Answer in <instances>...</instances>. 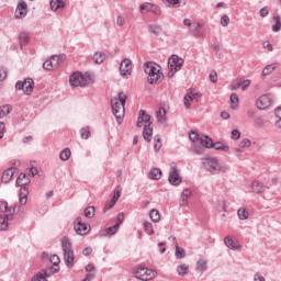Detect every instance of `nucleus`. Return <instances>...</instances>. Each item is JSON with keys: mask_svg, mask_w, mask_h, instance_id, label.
Here are the masks:
<instances>
[{"mask_svg": "<svg viewBox=\"0 0 281 281\" xmlns=\"http://www.w3.org/2000/svg\"><path fill=\"white\" fill-rule=\"evenodd\" d=\"M126 98L124 92H120L117 98L111 100L112 113L115 116L117 124L124 122Z\"/></svg>", "mask_w": 281, "mask_h": 281, "instance_id": "f257e3e1", "label": "nucleus"}, {"mask_svg": "<svg viewBox=\"0 0 281 281\" xmlns=\"http://www.w3.org/2000/svg\"><path fill=\"white\" fill-rule=\"evenodd\" d=\"M144 71L147 74V82L149 85H157L164 80V72L161 71V66L153 61H147L144 64Z\"/></svg>", "mask_w": 281, "mask_h": 281, "instance_id": "f03ea898", "label": "nucleus"}, {"mask_svg": "<svg viewBox=\"0 0 281 281\" xmlns=\"http://www.w3.org/2000/svg\"><path fill=\"white\" fill-rule=\"evenodd\" d=\"M61 249L64 251L65 265L66 267H68V269H71V267H74V260L76 259V257L74 256V248L71 246L69 237L61 238Z\"/></svg>", "mask_w": 281, "mask_h": 281, "instance_id": "7ed1b4c3", "label": "nucleus"}, {"mask_svg": "<svg viewBox=\"0 0 281 281\" xmlns=\"http://www.w3.org/2000/svg\"><path fill=\"white\" fill-rule=\"evenodd\" d=\"M133 273L134 278L142 281H148L157 278V271L150 270L144 266H138Z\"/></svg>", "mask_w": 281, "mask_h": 281, "instance_id": "20e7f679", "label": "nucleus"}, {"mask_svg": "<svg viewBox=\"0 0 281 281\" xmlns=\"http://www.w3.org/2000/svg\"><path fill=\"white\" fill-rule=\"evenodd\" d=\"M69 82L71 87H87V77L82 72H72Z\"/></svg>", "mask_w": 281, "mask_h": 281, "instance_id": "39448f33", "label": "nucleus"}, {"mask_svg": "<svg viewBox=\"0 0 281 281\" xmlns=\"http://www.w3.org/2000/svg\"><path fill=\"white\" fill-rule=\"evenodd\" d=\"M168 181L171 186H180L181 181H183L179 173V169H177V166L175 165L170 166Z\"/></svg>", "mask_w": 281, "mask_h": 281, "instance_id": "423d86ee", "label": "nucleus"}, {"mask_svg": "<svg viewBox=\"0 0 281 281\" xmlns=\"http://www.w3.org/2000/svg\"><path fill=\"white\" fill-rule=\"evenodd\" d=\"M203 166L211 175H216L221 170V165L216 158H206Z\"/></svg>", "mask_w": 281, "mask_h": 281, "instance_id": "0eeeda50", "label": "nucleus"}, {"mask_svg": "<svg viewBox=\"0 0 281 281\" xmlns=\"http://www.w3.org/2000/svg\"><path fill=\"white\" fill-rule=\"evenodd\" d=\"M144 124H145V126H151L153 121H150V115L146 114V110H140L138 113L136 126H137V128H142V126H144Z\"/></svg>", "mask_w": 281, "mask_h": 281, "instance_id": "6e6552de", "label": "nucleus"}, {"mask_svg": "<svg viewBox=\"0 0 281 281\" xmlns=\"http://www.w3.org/2000/svg\"><path fill=\"white\" fill-rule=\"evenodd\" d=\"M272 102H273V99L271 98V94H263L259 97V99L256 102L257 109H260V111H263L265 109H269Z\"/></svg>", "mask_w": 281, "mask_h": 281, "instance_id": "1a4fd4ad", "label": "nucleus"}, {"mask_svg": "<svg viewBox=\"0 0 281 281\" xmlns=\"http://www.w3.org/2000/svg\"><path fill=\"white\" fill-rule=\"evenodd\" d=\"M183 63H184L183 58L177 55H172L168 61L169 69H173L175 71H181V67H183Z\"/></svg>", "mask_w": 281, "mask_h": 281, "instance_id": "9d476101", "label": "nucleus"}, {"mask_svg": "<svg viewBox=\"0 0 281 281\" xmlns=\"http://www.w3.org/2000/svg\"><path fill=\"white\" fill-rule=\"evenodd\" d=\"M75 232L79 236H87L89 234V226L86 223H82V217H77L75 223Z\"/></svg>", "mask_w": 281, "mask_h": 281, "instance_id": "9b49d317", "label": "nucleus"}, {"mask_svg": "<svg viewBox=\"0 0 281 281\" xmlns=\"http://www.w3.org/2000/svg\"><path fill=\"white\" fill-rule=\"evenodd\" d=\"M133 70V61L131 59L125 58L120 64L121 76H131V71Z\"/></svg>", "mask_w": 281, "mask_h": 281, "instance_id": "f8f14e48", "label": "nucleus"}, {"mask_svg": "<svg viewBox=\"0 0 281 281\" xmlns=\"http://www.w3.org/2000/svg\"><path fill=\"white\" fill-rule=\"evenodd\" d=\"M196 98H201V92H198L195 90H190L188 94L184 95V106L186 109H190V103L193 100H196Z\"/></svg>", "mask_w": 281, "mask_h": 281, "instance_id": "ddd939ff", "label": "nucleus"}, {"mask_svg": "<svg viewBox=\"0 0 281 281\" xmlns=\"http://www.w3.org/2000/svg\"><path fill=\"white\" fill-rule=\"evenodd\" d=\"M14 172H16L15 167H10L5 169L1 177L2 183H10V181H12V177H14Z\"/></svg>", "mask_w": 281, "mask_h": 281, "instance_id": "4468645a", "label": "nucleus"}, {"mask_svg": "<svg viewBox=\"0 0 281 281\" xmlns=\"http://www.w3.org/2000/svg\"><path fill=\"white\" fill-rule=\"evenodd\" d=\"M22 91H24L25 95H30L34 91V80L32 78L24 80V89Z\"/></svg>", "mask_w": 281, "mask_h": 281, "instance_id": "2eb2a0df", "label": "nucleus"}, {"mask_svg": "<svg viewBox=\"0 0 281 281\" xmlns=\"http://www.w3.org/2000/svg\"><path fill=\"white\" fill-rule=\"evenodd\" d=\"M143 137L148 144L153 142V127L150 125H144Z\"/></svg>", "mask_w": 281, "mask_h": 281, "instance_id": "dca6fc26", "label": "nucleus"}, {"mask_svg": "<svg viewBox=\"0 0 281 281\" xmlns=\"http://www.w3.org/2000/svg\"><path fill=\"white\" fill-rule=\"evenodd\" d=\"M67 5L63 0H50V10L53 12H58V10H63Z\"/></svg>", "mask_w": 281, "mask_h": 281, "instance_id": "f3484780", "label": "nucleus"}, {"mask_svg": "<svg viewBox=\"0 0 281 281\" xmlns=\"http://www.w3.org/2000/svg\"><path fill=\"white\" fill-rule=\"evenodd\" d=\"M58 271H60V268L50 266V267L42 270V276H45V278L48 279V278H50V276H54V273H58Z\"/></svg>", "mask_w": 281, "mask_h": 281, "instance_id": "a211bd4d", "label": "nucleus"}, {"mask_svg": "<svg viewBox=\"0 0 281 281\" xmlns=\"http://www.w3.org/2000/svg\"><path fill=\"white\" fill-rule=\"evenodd\" d=\"M92 60L95 63V65H102V63L106 60V54H104L103 52H95Z\"/></svg>", "mask_w": 281, "mask_h": 281, "instance_id": "6ab92c4d", "label": "nucleus"}, {"mask_svg": "<svg viewBox=\"0 0 281 281\" xmlns=\"http://www.w3.org/2000/svg\"><path fill=\"white\" fill-rule=\"evenodd\" d=\"M272 19L276 22L271 27L272 32H280V30H281V18H280V14L277 13V11L273 13Z\"/></svg>", "mask_w": 281, "mask_h": 281, "instance_id": "aec40b11", "label": "nucleus"}, {"mask_svg": "<svg viewBox=\"0 0 281 281\" xmlns=\"http://www.w3.org/2000/svg\"><path fill=\"white\" fill-rule=\"evenodd\" d=\"M149 34H153L154 36H159L161 32H164V29H161V25L158 24H151L148 26Z\"/></svg>", "mask_w": 281, "mask_h": 281, "instance_id": "412c9836", "label": "nucleus"}, {"mask_svg": "<svg viewBox=\"0 0 281 281\" xmlns=\"http://www.w3.org/2000/svg\"><path fill=\"white\" fill-rule=\"evenodd\" d=\"M30 183V178L25 173H20L16 179V186L20 188H23L24 186H27Z\"/></svg>", "mask_w": 281, "mask_h": 281, "instance_id": "4be33fe9", "label": "nucleus"}, {"mask_svg": "<svg viewBox=\"0 0 281 281\" xmlns=\"http://www.w3.org/2000/svg\"><path fill=\"white\" fill-rule=\"evenodd\" d=\"M20 47L23 49V45H27L30 43V33L22 32L19 36Z\"/></svg>", "mask_w": 281, "mask_h": 281, "instance_id": "5701e85b", "label": "nucleus"}, {"mask_svg": "<svg viewBox=\"0 0 281 281\" xmlns=\"http://www.w3.org/2000/svg\"><path fill=\"white\" fill-rule=\"evenodd\" d=\"M200 144L204 148H212L214 142L212 140V138H210V136L205 135V136L200 138Z\"/></svg>", "mask_w": 281, "mask_h": 281, "instance_id": "b1692460", "label": "nucleus"}, {"mask_svg": "<svg viewBox=\"0 0 281 281\" xmlns=\"http://www.w3.org/2000/svg\"><path fill=\"white\" fill-rule=\"evenodd\" d=\"M224 243L228 249H233L234 251H236V249H240V246H237L236 241H234L229 236L225 237Z\"/></svg>", "mask_w": 281, "mask_h": 281, "instance_id": "393cba45", "label": "nucleus"}, {"mask_svg": "<svg viewBox=\"0 0 281 281\" xmlns=\"http://www.w3.org/2000/svg\"><path fill=\"white\" fill-rule=\"evenodd\" d=\"M252 191L256 192V194H262V192H265V186L260 181H254Z\"/></svg>", "mask_w": 281, "mask_h": 281, "instance_id": "a878e982", "label": "nucleus"}, {"mask_svg": "<svg viewBox=\"0 0 281 281\" xmlns=\"http://www.w3.org/2000/svg\"><path fill=\"white\" fill-rule=\"evenodd\" d=\"M189 271H190V267L186 263H182V265L177 267L178 276H181V277L188 276Z\"/></svg>", "mask_w": 281, "mask_h": 281, "instance_id": "bb28decb", "label": "nucleus"}, {"mask_svg": "<svg viewBox=\"0 0 281 281\" xmlns=\"http://www.w3.org/2000/svg\"><path fill=\"white\" fill-rule=\"evenodd\" d=\"M149 175H150V179H153L154 181H159V179H161L162 172H161V169L154 168L150 170Z\"/></svg>", "mask_w": 281, "mask_h": 281, "instance_id": "cd10ccee", "label": "nucleus"}, {"mask_svg": "<svg viewBox=\"0 0 281 281\" xmlns=\"http://www.w3.org/2000/svg\"><path fill=\"white\" fill-rule=\"evenodd\" d=\"M12 113V105L4 104L0 106V117H5L7 115H10Z\"/></svg>", "mask_w": 281, "mask_h": 281, "instance_id": "c85d7f7f", "label": "nucleus"}, {"mask_svg": "<svg viewBox=\"0 0 281 281\" xmlns=\"http://www.w3.org/2000/svg\"><path fill=\"white\" fill-rule=\"evenodd\" d=\"M277 67H278V64L267 65L262 70V76H271V74L276 71Z\"/></svg>", "mask_w": 281, "mask_h": 281, "instance_id": "c756f323", "label": "nucleus"}, {"mask_svg": "<svg viewBox=\"0 0 281 281\" xmlns=\"http://www.w3.org/2000/svg\"><path fill=\"white\" fill-rule=\"evenodd\" d=\"M120 229V226H117L116 224H114L113 226L108 227L102 236H114V234H117V231Z\"/></svg>", "mask_w": 281, "mask_h": 281, "instance_id": "7c9ffc66", "label": "nucleus"}, {"mask_svg": "<svg viewBox=\"0 0 281 281\" xmlns=\"http://www.w3.org/2000/svg\"><path fill=\"white\" fill-rule=\"evenodd\" d=\"M175 256L177 260H183V258H186V249H183L182 247H179V244H176Z\"/></svg>", "mask_w": 281, "mask_h": 281, "instance_id": "2f4dec72", "label": "nucleus"}, {"mask_svg": "<svg viewBox=\"0 0 281 281\" xmlns=\"http://www.w3.org/2000/svg\"><path fill=\"white\" fill-rule=\"evenodd\" d=\"M149 218H151L154 223H159V221H161V214H159V211L157 209H153L149 212Z\"/></svg>", "mask_w": 281, "mask_h": 281, "instance_id": "473e14b6", "label": "nucleus"}, {"mask_svg": "<svg viewBox=\"0 0 281 281\" xmlns=\"http://www.w3.org/2000/svg\"><path fill=\"white\" fill-rule=\"evenodd\" d=\"M63 60H65V56L63 55H54L50 57V63H53V66L55 67V69H57L58 65H60Z\"/></svg>", "mask_w": 281, "mask_h": 281, "instance_id": "72a5a7b5", "label": "nucleus"}, {"mask_svg": "<svg viewBox=\"0 0 281 281\" xmlns=\"http://www.w3.org/2000/svg\"><path fill=\"white\" fill-rule=\"evenodd\" d=\"M237 216L239 221H247V218H249V212H247V209L240 207L237 211Z\"/></svg>", "mask_w": 281, "mask_h": 281, "instance_id": "f704fd0d", "label": "nucleus"}, {"mask_svg": "<svg viewBox=\"0 0 281 281\" xmlns=\"http://www.w3.org/2000/svg\"><path fill=\"white\" fill-rule=\"evenodd\" d=\"M27 203V189L23 187L20 190V205H25Z\"/></svg>", "mask_w": 281, "mask_h": 281, "instance_id": "c9c22d12", "label": "nucleus"}, {"mask_svg": "<svg viewBox=\"0 0 281 281\" xmlns=\"http://www.w3.org/2000/svg\"><path fill=\"white\" fill-rule=\"evenodd\" d=\"M8 227H10V223H8L5 215H0V232H8Z\"/></svg>", "mask_w": 281, "mask_h": 281, "instance_id": "e433bc0d", "label": "nucleus"}, {"mask_svg": "<svg viewBox=\"0 0 281 281\" xmlns=\"http://www.w3.org/2000/svg\"><path fill=\"white\" fill-rule=\"evenodd\" d=\"M70 157H71V149L69 148L61 150L59 154V159H61V161H69Z\"/></svg>", "mask_w": 281, "mask_h": 281, "instance_id": "4c0bfd02", "label": "nucleus"}, {"mask_svg": "<svg viewBox=\"0 0 281 281\" xmlns=\"http://www.w3.org/2000/svg\"><path fill=\"white\" fill-rule=\"evenodd\" d=\"M157 120L159 124H166V109H159V111L157 112Z\"/></svg>", "mask_w": 281, "mask_h": 281, "instance_id": "58836bf2", "label": "nucleus"}, {"mask_svg": "<svg viewBox=\"0 0 281 281\" xmlns=\"http://www.w3.org/2000/svg\"><path fill=\"white\" fill-rule=\"evenodd\" d=\"M214 150H223L224 153H227L229 150V146L223 145L221 142L213 143L212 147Z\"/></svg>", "mask_w": 281, "mask_h": 281, "instance_id": "ea45409f", "label": "nucleus"}, {"mask_svg": "<svg viewBox=\"0 0 281 281\" xmlns=\"http://www.w3.org/2000/svg\"><path fill=\"white\" fill-rule=\"evenodd\" d=\"M144 229L148 236H153L155 234V228H153V223L144 222Z\"/></svg>", "mask_w": 281, "mask_h": 281, "instance_id": "a19ab883", "label": "nucleus"}, {"mask_svg": "<svg viewBox=\"0 0 281 281\" xmlns=\"http://www.w3.org/2000/svg\"><path fill=\"white\" fill-rule=\"evenodd\" d=\"M85 216H86V218H93V216H95V207L94 206L86 207Z\"/></svg>", "mask_w": 281, "mask_h": 281, "instance_id": "79ce46f5", "label": "nucleus"}, {"mask_svg": "<svg viewBox=\"0 0 281 281\" xmlns=\"http://www.w3.org/2000/svg\"><path fill=\"white\" fill-rule=\"evenodd\" d=\"M196 269H198V271H206L207 270V261L200 259L196 262Z\"/></svg>", "mask_w": 281, "mask_h": 281, "instance_id": "37998d69", "label": "nucleus"}, {"mask_svg": "<svg viewBox=\"0 0 281 281\" xmlns=\"http://www.w3.org/2000/svg\"><path fill=\"white\" fill-rule=\"evenodd\" d=\"M189 139L190 142H192L193 144H196V142H201V138L199 137V133H196L195 131H191L189 133Z\"/></svg>", "mask_w": 281, "mask_h": 281, "instance_id": "c03bdc74", "label": "nucleus"}, {"mask_svg": "<svg viewBox=\"0 0 281 281\" xmlns=\"http://www.w3.org/2000/svg\"><path fill=\"white\" fill-rule=\"evenodd\" d=\"M43 69H45L46 71H52V69H56V67L50 59H47L43 63Z\"/></svg>", "mask_w": 281, "mask_h": 281, "instance_id": "a18cd8bd", "label": "nucleus"}, {"mask_svg": "<svg viewBox=\"0 0 281 281\" xmlns=\"http://www.w3.org/2000/svg\"><path fill=\"white\" fill-rule=\"evenodd\" d=\"M49 261L52 262L53 267L59 268L58 266L60 265V257H58V255H52Z\"/></svg>", "mask_w": 281, "mask_h": 281, "instance_id": "49530a36", "label": "nucleus"}, {"mask_svg": "<svg viewBox=\"0 0 281 281\" xmlns=\"http://www.w3.org/2000/svg\"><path fill=\"white\" fill-rule=\"evenodd\" d=\"M153 3L146 2L140 4L139 10L142 13H144V11L146 10L147 12H153Z\"/></svg>", "mask_w": 281, "mask_h": 281, "instance_id": "de8ad7c7", "label": "nucleus"}, {"mask_svg": "<svg viewBox=\"0 0 281 281\" xmlns=\"http://www.w3.org/2000/svg\"><path fill=\"white\" fill-rule=\"evenodd\" d=\"M231 104L232 109H236V106H238V94L235 92L231 94Z\"/></svg>", "mask_w": 281, "mask_h": 281, "instance_id": "09e8293b", "label": "nucleus"}, {"mask_svg": "<svg viewBox=\"0 0 281 281\" xmlns=\"http://www.w3.org/2000/svg\"><path fill=\"white\" fill-rule=\"evenodd\" d=\"M81 139H87L88 137H91V131H89V127H82L80 130Z\"/></svg>", "mask_w": 281, "mask_h": 281, "instance_id": "8fccbe9b", "label": "nucleus"}, {"mask_svg": "<svg viewBox=\"0 0 281 281\" xmlns=\"http://www.w3.org/2000/svg\"><path fill=\"white\" fill-rule=\"evenodd\" d=\"M271 8L269 7H263L259 10V16H261V19H265L267 16H269V12H270Z\"/></svg>", "mask_w": 281, "mask_h": 281, "instance_id": "3c124183", "label": "nucleus"}, {"mask_svg": "<svg viewBox=\"0 0 281 281\" xmlns=\"http://www.w3.org/2000/svg\"><path fill=\"white\" fill-rule=\"evenodd\" d=\"M168 3L169 8H180L181 0H165Z\"/></svg>", "mask_w": 281, "mask_h": 281, "instance_id": "603ef678", "label": "nucleus"}, {"mask_svg": "<svg viewBox=\"0 0 281 281\" xmlns=\"http://www.w3.org/2000/svg\"><path fill=\"white\" fill-rule=\"evenodd\" d=\"M25 16H27V11L19 10V8H16V10H15V19H25Z\"/></svg>", "mask_w": 281, "mask_h": 281, "instance_id": "864d4df0", "label": "nucleus"}, {"mask_svg": "<svg viewBox=\"0 0 281 281\" xmlns=\"http://www.w3.org/2000/svg\"><path fill=\"white\" fill-rule=\"evenodd\" d=\"M193 148L196 155H203L205 153V147L203 145L193 144Z\"/></svg>", "mask_w": 281, "mask_h": 281, "instance_id": "5fc2aeb1", "label": "nucleus"}, {"mask_svg": "<svg viewBox=\"0 0 281 281\" xmlns=\"http://www.w3.org/2000/svg\"><path fill=\"white\" fill-rule=\"evenodd\" d=\"M115 203L114 200H110L109 202H106L103 212H109V210H113V207H115Z\"/></svg>", "mask_w": 281, "mask_h": 281, "instance_id": "6e6d98bb", "label": "nucleus"}, {"mask_svg": "<svg viewBox=\"0 0 281 281\" xmlns=\"http://www.w3.org/2000/svg\"><path fill=\"white\" fill-rule=\"evenodd\" d=\"M221 25H222L223 27H227V25H229V15L224 14V15L221 18Z\"/></svg>", "mask_w": 281, "mask_h": 281, "instance_id": "4d7b16f0", "label": "nucleus"}, {"mask_svg": "<svg viewBox=\"0 0 281 281\" xmlns=\"http://www.w3.org/2000/svg\"><path fill=\"white\" fill-rule=\"evenodd\" d=\"M32 281H47V279L45 276H43V272H38L32 278Z\"/></svg>", "mask_w": 281, "mask_h": 281, "instance_id": "13d9d810", "label": "nucleus"}, {"mask_svg": "<svg viewBox=\"0 0 281 281\" xmlns=\"http://www.w3.org/2000/svg\"><path fill=\"white\" fill-rule=\"evenodd\" d=\"M249 146H251V140H249V138H245L239 143L240 148H249Z\"/></svg>", "mask_w": 281, "mask_h": 281, "instance_id": "bf43d9fd", "label": "nucleus"}, {"mask_svg": "<svg viewBox=\"0 0 281 281\" xmlns=\"http://www.w3.org/2000/svg\"><path fill=\"white\" fill-rule=\"evenodd\" d=\"M124 223V213H120L116 217V223L114 225H117V227H120V225H122Z\"/></svg>", "mask_w": 281, "mask_h": 281, "instance_id": "052dcab7", "label": "nucleus"}, {"mask_svg": "<svg viewBox=\"0 0 281 281\" xmlns=\"http://www.w3.org/2000/svg\"><path fill=\"white\" fill-rule=\"evenodd\" d=\"M125 23H126V19H124V16L122 15H119L116 19V25H119V27H122Z\"/></svg>", "mask_w": 281, "mask_h": 281, "instance_id": "680f3d73", "label": "nucleus"}, {"mask_svg": "<svg viewBox=\"0 0 281 281\" xmlns=\"http://www.w3.org/2000/svg\"><path fill=\"white\" fill-rule=\"evenodd\" d=\"M151 12L156 14V16H160L161 14V8H159V5H153L151 8Z\"/></svg>", "mask_w": 281, "mask_h": 281, "instance_id": "e2e57ef3", "label": "nucleus"}, {"mask_svg": "<svg viewBox=\"0 0 281 281\" xmlns=\"http://www.w3.org/2000/svg\"><path fill=\"white\" fill-rule=\"evenodd\" d=\"M15 89H16L18 91H23V89H25V81H18V82L15 83Z\"/></svg>", "mask_w": 281, "mask_h": 281, "instance_id": "0e129e2a", "label": "nucleus"}, {"mask_svg": "<svg viewBox=\"0 0 281 281\" xmlns=\"http://www.w3.org/2000/svg\"><path fill=\"white\" fill-rule=\"evenodd\" d=\"M232 139H240V131L233 130L232 131Z\"/></svg>", "mask_w": 281, "mask_h": 281, "instance_id": "69168bd1", "label": "nucleus"}, {"mask_svg": "<svg viewBox=\"0 0 281 281\" xmlns=\"http://www.w3.org/2000/svg\"><path fill=\"white\" fill-rule=\"evenodd\" d=\"M0 207H1V211L0 212H8V207H9V205H8V202L7 201H1L0 202Z\"/></svg>", "mask_w": 281, "mask_h": 281, "instance_id": "338daca9", "label": "nucleus"}, {"mask_svg": "<svg viewBox=\"0 0 281 281\" xmlns=\"http://www.w3.org/2000/svg\"><path fill=\"white\" fill-rule=\"evenodd\" d=\"M254 280H255V281H266V280H265V277H262V274H260V273H258V272L255 274Z\"/></svg>", "mask_w": 281, "mask_h": 281, "instance_id": "774afa93", "label": "nucleus"}]
</instances>
